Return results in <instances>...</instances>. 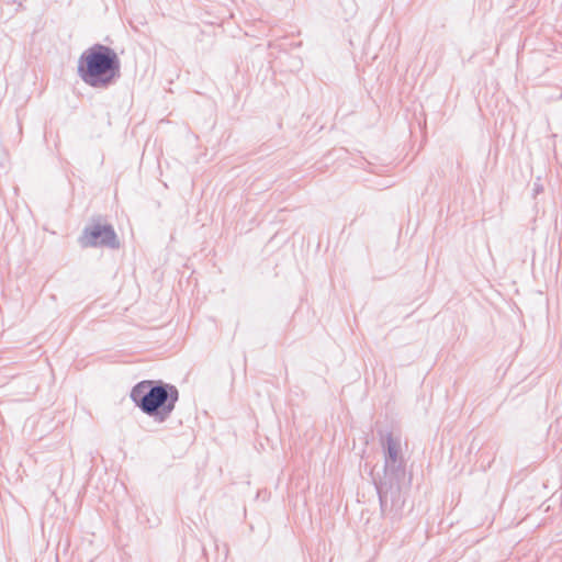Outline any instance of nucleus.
Here are the masks:
<instances>
[{
    "label": "nucleus",
    "instance_id": "1",
    "mask_svg": "<svg viewBox=\"0 0 562 562\" xmlns=\"http://www.w3.org/2000/svg\"><path fill=\"white\" fill-rule=\"evenodd\" d=\"M384 475L378 483V493L383 510L389 503L392 508L400 509L404 504L402 487L408 485L406 477L403 445L400 438L389 435L384 442Z\"/></svg>",
    "mask_w": 562,
    "mask_h": 562
},
{
    "label": "nucleus",
    "instance_id": "2",
    "mask_svg": "<svg viewBox=\"0 0 562 562\" xmlns=\"http://www.w3.org/2000/svg\"><path fill=\"white\" fill-rule=\"evenodd\" d=\"M77 72L86 85L104 89L120 78L121 61L112 48L98 44L81 54Z\"/></svg>",
    "mask_w": 562,
    "mask_h": 562
},
{
    "label": "nucleus",
    "instance_id": "3",
    "mask_svg": "<svg viewBox=\"0 0 562 562\" xmlns=\"http://www.w3.org/2000/svg\"><path fill=\"white\" fill-rule=\"evenodd\" d=\"M132 400L147 415H154L159 408L164 409L167 402L165 385H151L150 381H143L135 385L131 392Z\"/></svg>",
    "mask_w": 562,
    "mask_h": 562
},
{
    "label": "nucleus",
    "instance_id": "4",
    "mask_svg": "<svg viewBox=\"0 0 562 562\" xmlns=\"http://www.w3.org/2000/svg\"><path fill=\"white\" fill-rule=\"evenodd\" d=\"M80 244L83 247L108 246L116 248L119 246L117 237L113 228L100 223L92 224L85 229L80 237Z\"/></svg>",
    "mask_w": 562,
    "mask_h": 562
},
{
    "label": "nucleus",
    "instance_id": "5",
    "mask_svg": "<svg viewBox=\"0 0 562 562\" xmlns=\"http://www.w3.org/2000/svg\"><path fill=\"white\" fill-rule=\"evenodd\" d=\"M164 385H165V391L167 394V402H166V405L164 406V415L168 416L175 409L176 402L179 398V392H178L177 387L173 385H169V384H164Z\"/></svg>",
    "mask_w": 562,
    "mask_h": 562
}]
</instances>
